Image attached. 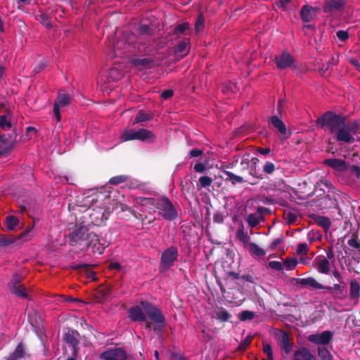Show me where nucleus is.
<instances>
[{"label":"nucleus","instance_id":"24","mask_svg":"<svg viewBox=\"0 0 360 360\" xmlns=\"http://www.w3.org/2000/svg\"><path fill=\"white\" fill-rule=\"evenodd\" d=\"M330 262L326 257H320L316 259L317 270L321 274H328L330 270Z\"/></svg>","mask_w":360,"mask_h":360},{"label":"nucleus","instance_id":"35","mask_svg":"<svg viewBox=\"0 0 360 360\" xmlns=\"http://www.w3.org/2000/svg\"><path fill=\"white\" fill-rule=\"evenodd\" d=\"M261 217L257 214H250L248 215L247 221L251 227H255L260 222Z\"/></svg>","mask_w":360,"mask_h":360},{"label":"nucleus","instance_id":"12","mask_svg":"<svg viewBox=\"0 0 360 360\" xmlns=\"http://www.w3.org/2000/svg\"><path fill=\"white\" fill-rule=\"evenodd\" d=\"M13 143V137L10 134L0 135V157L6 156L11 153Z\"/></svg>","mask_w":360,"mask_h":360},{"label":"nucleus","instance_id":"21","mask_svg":"<svg viewBox=\"0 0 360 360\" xmlns=\"http://www.w3.org/2000/svg\"><path fill=\"white\" fill-rule=\"evenodd\" d=\"M278 339L280 342L281 349L287 354L290 353L293 343L290 341L288 335L284 332H281L278 335Z\"/></svg>","mask_w":360,"mask_h":360},{"label":"nucleus","instance_id":"9","mask_svg":"<svg viewBox=\"0 0 360 360\" xmlns=\"http://www.w3.org/2000/svg\"><path fill=\"white\" fill-rule=\"evenodd\" d=\"M178 256V250L175 247H170L165 250L161 256L162 266L167 269L173 265L174 262Z\"/></svg>","mask_w":360,"mask_h":360},{"label":"nucleus","instance_id":"34","mask_svg":"<svg viewBox=\"0 0 360 360\" xmlns=\"http://www.w3.org/2000/svg\"><path fill=\"white\" fill-rule=\"evenodd\" d=\"M315 221L319 226H320L324 229H328L330 226V221L326 217L317 216L315 218Z\"/></svg>","mask_w":360,"mask_h":360},{"label":"nucleus","instance_id":"10","mask_svg":"<svg viewBox=\"0 0 360 360\" xmlns=\"http://www.w3.org/2000/svg\"><path fill=\"white\" fill-rule=\"evenodd\" d=\"M145 304H148V302H142L140 304L131 307L129 310V316L134 321H146V314L145 312Z\"/></svg>","mask_w":360,"mask_h":360},{"label":"nucleus","instance_id":"2","mask_svg":"<svg viewBox=\"0 0 360 360\" xmlns=\"http://www.w3.org/2000/svg\"><path fill=\"white\" fill-rule=\"evenodd\" d=\"M154 139L155 136L153 133L146 129L135 130L134 129L127 128L124 129L120 134V140L122 142L134 140L152 142Z\"/></svg>","mask_w":360,"mask_h":360},{"label":"nucleus","instance_id":"52","mask_svg":"<svg viewBox=\"0 0 360 360\" xmlns=\"http://www.w3.org/2000/svg\"><path fill=\"white\" fill-rule=\"evenodd\" d=\"M264 352L266 354L267 359H271L273 356L272 348L270 345H264L263 347Z\"/></svg>","mask_w":360,"mask_h":360},{"label":"nucleus","instance_id":"16","mask_svg":"<svg viewBox=\"0 0 360 360\" xmlns=\"http://www.w3.org/2000/svg\"><path fill=\"white\" fill-rule=\"evenodd\" d=\"M323 164L338 172H345L348 169L347 162L341 159L329 158L323 161Z\"/></svg>","mask_w":360,"mask_h":360},{"label":"nucleus","instance_id":"40","mask_svg":"<svg viewBox=\"0 0 360 360\" xmlns=\"http://www.w3.org/2000/svg\"><path fill=\"white\" fill-rule=\"evenodd\" d=\"M297 264V259L294 258H287L284 261L283 265L287 270H292L295 268Z\"/></svg>","mask_w":360,"mask_h":360},{"label":"nucleus","instance_id":"30","mask_svg":"<svg viewBox=\"0 0 360 360\" xmlns=\"http://www.w3.org/2000/svg\"><path fill=\"white\" fill-rule=\"evenodd\" d=\"M248 245L250 247V252L251 255L257 257H262L265 255L266 252L262 248L259 247L256 243H250Z\"/></svg>","mask_w":360,"mask_h":360},{"label":"nucleus","instance_id":"54","mask_svg":"<svg viewBox=\"0 0 360 360\" xmlns=\"http://www.w3.org/2000/svg\"><path fill=\"white\" fill-rule=\"evenodd\" d=\"M203 25H204V18H203L202 15H200L198 17L197 22H195V29L198 31H199L203 27Z\"/></svg>","mask_w":360,"mask_h":360},{"label":"nucleus","instance_id":"3","mask_svg":"<svg viewBox=\"0 0 360 360\" xmlns=\"http://www.w3.org/2000/svg\"><path fill=\"white\" fill-rule=\"evenodd\" d=\"M156 208L158 210L160 216L167 220H174L177 217V212L172 203L166 197L158 199Z\"/></svg>","mask_w":360,"mask_h":360},{"label":"nucleus","instance_id":"17","mask_svg":"<svg viewBox=\"0 0 360 360\" xmlns=\"http://www.w3.org/2000/svg\"><path fill=\"white\" fill-rule=\"evenodd\" d=\"M345 5L343 0H328L323 6L325 13L334 12L341 10Z\"/></svg>","mask_w":360,"mask_h":360},{"label":"nucleus","instance_id":"59","mask_svg":"<svg viewBox=\"0 0 360 360\" xmlns=\"http://www.w3.org/2000/svg\"><path fill=\"white\" fill-rule=\"evenodd\" d=\"M351 172L356 177H360V167L354 165L351 168Z\"/></svg>","mask_w":360,"mask_h":360},{"label":"nucleus","instance_id":"48","mask_svg":"<svg viewBox=\"0 0 360 360\" xmlns=\"http://www.w3.org/2000/svg\"><path fill=\"white\" fill-rule=\"evenodd\" d=\"M94 200L95 199L93 197L87 196L84 199L83 202L79 205V206L89 207Z\"/></svg>","mask_w":360,"mask_h":360},{"label":"nucleus","instance_id":"49","mask_svg":"<svg viewBox=\"0 0 360 360\" xmlns=\"http://www.w3.org/2000/svg\"><path fill=\"white\" fill-rule=\"evenodd\" d=\"M336 35L338 38L342 41H345L349 38V34L347 32L344 30H339L336 33Z\"/></svg>","mask_w":360,"mask_h":360},{"label":"nucleus","instance_id":"61","mask_svg":"<svg viewBox=\"0 0 360 360\" xmlns=\"http://www.w3.org/2000/svg\"><path fill=\"white\" fill-rule=\"evenodd\" d=\"M350 63L359 70L360 71V60L356 59H350Z\"/></svg>","mask_w":360,"mask_h":360},{"label":"nucleus","instance_id":"22","mask_svg":"<svg viewBox=\"0 0 360 360\" xmlns=\"http://www.w3.org/2000/svg\"><path fill=\"white\" fill-rule=\"evenodd\" d=\"M26 356V350L22 343H19L13 353H11L6 360H20Z\"/></svg>","mask_w":360,"mask_h":360},{"label":"nucleus","instance_id":"28","mask_svg":"<svg viewBox=\"0 0 360 360\" xmlns=\"http://www.w3.org/2000/svg\"><path fill=\"white\" fill-rule=\"evenodd\" d=\"M269 122L281 134H285L286 133L285 125L281 118L277 116H273L270 118Z\"/></svg>","mask_w":360,"mask_h":360},{"label":"nucleus","instance_id":"18","mask_svg":"<svg viewBox=\"0 0 360 360\" xmlns=\"http://www.w3.org/2000/svg\"><path fill=\"white\" fill-rule=\"evenodd\" d=\"M298 283H299V284H300L302 285H308L313 289H318V290L326 289L328 290H332L331 287L324 286V285H321L315 278H314L312 277L301 278Z\"/></svg>","mask_w":360,"mask_h":360},{"label":"nucleus","instance_id":"19","mask_svg":"<svg viewBox=\"0 0 360 360\" xmlns=\"http://www.w3.org/2000/svg\"><path fill=\"white\" fill-rule=\"evenodd\" d=\"M190 47L188 41H179L175 46L174 53L177 59L185 57L189 52Z\"/></svg>","mask_w":360,"mask_h":360},{"label":"nucleus","instance_id":"11","mask_svg":"<svg viewBox=\"0 0 360 360\" xmlns=\"http://www.w3.org/2000/svg\"><path fill=\"white\" fill-rule=\"evenodd\" d=\"M349 299L353 305H356L360 300V283L355 279L352 278L349 282Z\"/></svg>","mask_w":360,"mask_h":360},{"label":"nucleus","instance_id":"6","mask_svg":"<svg viewBox=\"0 0 360 360\" xmlns=\"http://www.w3.org/2000/svg\"><path fill=\"white\" fill-rule=\"evenodd\" d=\"M144 309L146 315L154 323L160 328L164 326L165 318L159 309L149 302L148 304H145Z\"/></svg>","mask_w":360,"mask_h":360},{"label":"nucleus","instance_id":"20","mask_svg":"<svg viewBox=\"0 0 360 360\" xmlns=\"http://www.w3.org/2000/svg\"><path fill=\"white\" fill-rule=\"evenodd\" d=\"M317 11H319V8L316 7L304 6L300 11L301 18L304 22H309L314 18Z\"/></svg>","mask_w":360,"mask_h":360},{"label":"nucleus","instance_id":"50","mask_svg":"<svg viewBox=\"0 0 360 360\" xmlns=\"http://www.w3.org/2000/svg\"><path fill=\"white\" fill-rule=\"evenodd\" d=\"M126 180V178L123 176H118L112 177L110 179V183L112 184H119L122 182H124Z\"/></svg>","mask_w":360,"mask_h":360},{"label":"nucleus","instance_id":"55","mask_svg":"<svg viewBox=\"0 0 360 360\" xmlns=\"http://www.w3.org/2000/svg\"><path fill=\"white\" fill-rule=\"evenodd\" d=\"M114 209V207H110V206H106L105 207L103 208V212L102 213V217L101 219H106L107 218V215L109 214Z\"/></svg>","mask_w":360,"mask_h":360},{"label":"nucleus","instance_id":"64","mask_svg":"<svg viewBox=\"0 0 360 360\" xmlns=\"http://www.w3.org/2000/svg\"><path fill=\"white\" fill-rule=\"evenodd\" d=\"M332 289H335V290L338 291L340 293H342L344 286L340 284H334L333 287H331Z\"/></svg>","mask_w":360,"mask_h":360},{"label":"nucleus","instance_id":"32","mask_svg":"<svg viewBox=\"0 0 360 360\" xmlns=\"http://www.w3.org/2000/svg\"><path fill=\"white\" fill-rule=\"evenodd\" d=\"M236 236L241 242L245 244L248 245L250 243V238L248 234L244 231L243 228L238 229L236 231Z\"/></svg>","mask_w":360,"mask_h":360},{"label":"nucleus","instance_id":"39","mask_svg":"<svg viewBox=\"0 0 360 360\" xmlns=\"http://www.w3.org/2000/svg\"><path fill=\"white\" fill-rule=\"evenodd\" d=\"M255 316V312L248 311V310H245V311H243L242 312L240 313L239 319L242 321H245L248 320H252V319H254Z\"/></svg>","mask_w":360,"mask_h":360},{"label":"nucleus","instance_id":"13","mask_svg":"<svg viewBox=\"0 0 360 360\" xmlns=\"http://www.w3.org/2000/svg\"><path fill=\"white\" fill-rule=\"evenodd\" d=\"M88 230L86 226H76L75 229L70 235V243L72 245L79 244L81 242L88 239Z\"/></svg>","mask_w":360,"mask_h":360},{"label":"nucleus","instance_id":"5","mask_svg":"<svg viewBox=\"0 0 360 360\" xmlns=\"http://www.w3.org/2000/svg\"><path fill=\"white\" fill-rule=\"evenodd\" d=\"M70 95L65 91L61 90L58 92L53 106V113L58 122L60 121V110L70 103Z\"/></svg>","mask_w":360,"mask_h":360},{"label":"nucleus","instance_id":"62","mask_svg":"<svg viewBox=\"0 0 360 360\" xmlns=\"http://www.w3.org/2000/svg\"><path fill=\"white\" fill-rule=\"evenodd\" d=\"M65 340H66L67 342L72 345L74 346V347H75L77 340L75 338H72L70 336L67 335L66 338H65Z\"/></svg>","mask_w":360,"mask_h":360},{"label":"nucleus","instance_id":"57","mask_svg":"<svg viewBox=\"0 0 360 360\" xmlns=\"http://www.w3.org/2000/svg\"><path fill=\"white\" fill-rule=\"evenodd\" d=\"M173 95V91L170 89L165 90L161 94V97L164 99H167Z\"/></svg>","mask_w":360,"mask_h":360},{"label":"nucleus","instance_id":"29","mask_svg":"<svg viewBox=\"0 0 360 360\" xmlns=\"http://www.w3.org/2000/svg\"><path fill=\"white\" fill-rule=\"evenodd\" d=\"M158 199L151 198H143L137 200V203L141 204L142 206L148 207L149 209L156 208V203Z\"/></svg>","mask_w":360,"mask_h":360},{"label":"nucleus","instance_id":"31","mask_svg":"<svg viewBox=\"0 0 360 360\" xmlns=\"http://www.w3.org/2000/svg\"><path fill=\"white\" fill-rule=\"evenodd\" d=\"M225 174L227 176V179L231 182L232 184L235 185L236 184H242L244 182V180L242 176H238L231 172L225 171Z\"/></svg>","mask_w":360,"mask_h":360},{"label":"nucleus","instance_id":"26","mask_svg":"<svg viewBox=\"0 0 360 360\" xmlns=\"http://www.w3.org/2000/svg\"><path fill=\"white\" fill-rule=\"evenodd\" d=\"M13 118L10 114L0 116V127L4 131H8L12 128Z\"/></svg>","mask_w":360,"mask_h":360},{"label":"nucleus","instance_id":"14","mask_svg":"<svg viewBox=\"0 0 360 360\" xmlns=\"http://www.w3.org/2000/svg\"><path fill=\"white\" fill-rule=\"evenodd\" d=\"M333 334L330 331L326 330L321 333L310 335L308 338L309 342L317 345H327L332 339Z\"/></svg>","mask_w":360,"mask_h":360},{"label":"nucleus","instance_id":"37","mask_svg":"<svg viewBox=\"0 0 360 360\" xmlns=\"http://www.w3.org/2000/svg\"><path fill=\"white\" fill-rule=\"evenodd\" d=\"M18 224V219L14 216H8L6 217V229L13 230Z\"/></svg>","mask_w":360,"mask_h":360},{"label":"nucleus","instance_id":"41","mask_svg":"<svg viewBox=\"0 0 360 360\" xmlns=\"http://www.w3.org/2000/svg\"><path fill=\"white\" fill-rule=\"evenodd\" d=\"M213 180L211 177L207 176H201L199 179L201 187L205 188L210 186Z\"/></svg>","mask_w":360,"mask_h":360},{"label":"nucleus","instance_id":"58","mask_svg":"<svg viewBox=\"0 0 360 360\" xmlns=\"http://www.w3.org/2000/svg\"><path fill=\"white\" fill-rule=\"evenodd\" d=\"M348 245L350 247L354 248H359L360 245L358 242V240L355 238H351L348 240Z\"/></svg>","mask_w":360,"mask_h":360},{"label":"nucleus","instance_id":"60","mask_svg":"<svg viewBox=\"0 0 360 360\" xmlns=\"http://www.w3.org/2000/svg\"><path fill=\"white\" fill-rule=\"evenodd\" d=\"M11 243V241L8 240L4 236L0 235V246H5Z\"/></svg>","mask_w":360,"mask_h":360},{"label":"nucleus","instance_id":"7","mask_svg":"<svg viewBox=\"0 0 360 360\" xmlns=\"http://www.w3.org/2000/svg\"><path fill=\"white\" fill-rule=\"evenodd\" d=\"M89 245L91 248L94 253L101 255L107 247L106 242L101 240L100 236L95 233L90 232L88 234Z\"/></svg>","mask_w":360,"mask_h":360},{"label":"nucleus","instance_id":"43","mask_svg":"<svg viewBox=\"0 0 360 360\" xmlns=\"http://www.w3.org/2000/svg\"><path fill=\"white\" fill-rule=\"evenodd\" d=\"M308 245L307 243H300L297 245V252L299 255H306L308 252Z\"/></svg>","mask_w":360,"mask_h":360},{"label":"nucleus","instance_id":"8","mask_svg":"<svg viewBox=\"0 0 360 360\" xmlns=\"http://www.w3.org/2000/svg\"><path fill=\"white\" fill-rule=\"evenodd\" d=\"M274 63L280 70L291 68L295 63L294 58L288 51H283L274 58Z\"/></svg>","mask_w":360,"mask_h":360},{"label":"nucleus","instance_id":"36","mask_svg":"<svg viewBox=\"0 0 360 360\" xmlns=\"http://www.w3.org/2000/svg\"><path fill=\"white\" fill-rule=\"evenodd\" d=\"M150 120V116L149 114L146 113L143 110L139 111L134 122V124L146 122Z\"/></svg>","mask_w":360,"mask_h":360},{"label":"nucleus","instance_id":"27","mask_svg":"<svg viewBox=\"0 0 360 360\" xmlns=\"http://www.w3.org/2000/svg\"><path fill=\"white\" fill-rule=\"evenodd\" d=\"M214 316L222 322L229 321L231 317L228 311L223 307L217 308L214 311Z\"/></svg>","mask_w":360,"mask_h":360},{"label":"nucleus","instance_id":"15","mask_svg":"<svg viewBox=\"0 0 360 360\" xmlns=\"http://www.w3.org/2000/svg\"><path fill=\"white\" fill-rule=\"evenodd\" d=\"M101 358L104 360H125L127 355L122 349L114 348L102 353Z\"/></svg>","mask_w":360,"mask_h":360},{"label":"nucleus","instance_id":"42","mask_svg":"<svg viewBox=\"0 0 360 360\" xmlns=\"http://www.w3.org/2000/svg\"><path fill=\"white\" fill-rule=\"evenodd\" d=\"M269 266L276 271H282L283 269V265L281 262L271 261L269 262Z\"/></svg>","mask_w":360,"mask_h":360},{"label":"nucleus","instance_id":"53","mask_svg":"<svg viewBox=\"0 0 360 360\" xmlns=\"http://www.w3.org/2000/svg\"><path fill=\"white\" fill-rule=\"evenodd\" d=\"M283 242V237L277 238L274 239L270 245V249L274 250L278 245Z\"/></svg>","mask_w":360,"mask_h":360},{"label":"nucleus","instance_id":"63","mask_svg":"<svg viewBox=\"0 0 360 360\" xmlns=\"http://www.w3.org/2000/svg\"><path fill=\"white\" fill-rule=\"evenodd\" d=\"M257 150L259 153H261L262 155H268L271 151L269 148H259Z\"/></svg>","mask_w":360,"mask_h":360},{"label":"nucleus","instance_id":"56","mask_svg":"<svg viewBox=\"0 0 360 360\" xmlns=\"http://www.w3.org/2000/svg\"><path fill=\"white\" fill-rule=\"evenodd\" d=\"M202 154V151L198 149H192L189 152V156L191 158L198 157Z\"/></svg>","mask_w":360,"mask_h":360},{"label":"nucleus","instance_id":"51","mask_svg":"<svg viewBox=\"0 0 360 360\" xmlns=\"http://www.w3.org/2000/svg\"><path fill=\"white\" fill-rule=\"evenodd\" d=\"M194 169L196 172L202 173L206 170V165L202 162L197 163L194 166Z\"/></svg>","mask_w":360,"mask_h":360},{"label":"nucleus","instance_id":"33","mask_svg":"<svg viewBox=\"0 0 360 360\" xmlns=\"http://www.w3.org/2000/svg\"><path fill=\"white\" fill-rule=\"evenodd\" d=\"M11 290L13 294H15L19 297L24 298L27 297V290L22 285H15L12 287Z\"/></svg>","mask_w":360,"mask_h":360},{"label":"nucleus","instance_id":"47","mask_svg":"<svg viewBox=\"0 0 360 360\" xmlns=\"http://www.w3.org/2000/svg\"><path fill=\"white\" fill-rule=\"evenodd\" d=\"M189 24L188 22H184L182 24L179 25L174 30L176 34L183 33L185 30H186L188 27Z\"/></svg>","mask_w":360,"mask_h":360},{"label":"nucleus","instance_id":"45","mask_svg":"<svg viewBox=\"0 0 360 360\" xmlns=\"http://www.w3.org/2000/svg\"><path fill=\"white\" fill-rule=\"evenodd\" d=\"M264 172L266 174H272L275 170V165L270 162H267L263 167Z\"/></svg>","mask_w":360,"mask_h":360},{"label":"nucleus","instance_id":"1","mask_svg":"<svg viewBox=\"0 0 360 360\" xmlns=\"http://www.w3.org/2000/svg\"><path fill=\"white\" fill-rule=\"evenodd\" d=\"M319 124L333 134L340 143H353L360 134V124L356 121L346 122L345 119L332 112H327L317 120Z\"/></svg>","mask_w":360,"mask_h":360},{"label":"nucleus","instance_id":"46","mask_svg":"<svg viewBox=\"0 0 360 360\" xmlns=\"http://www.w3.org/2000/svg\"><path fill=\"white\" fill-rule=\"evenodd\" d=\"M39 21L41 24L44 25L47 27H51V20L49 17L45 14H41L39 17Z\"/></svg>","mask_w":360,"mask_h":360},{"label":"nucleus","instance_id":"38","mask_svg":"<svg viewBox=\"0 0 360 360\" xmlns=\"http://www.w3.org/2000/svg\"><path fill=\"white\" fill-rule=\"evenodd\" d=\"M318 355L321 359V360H332V356L330 352L325 347L319 348Z\"/></svg>","mask_w":360,"mask_h":360},{"label":"nucleus","instance_id":"4","mask_svg":"<svg viewBox=\"0 0 360 360\" xmlns=\"http://www.w3.org/2000/svg\"><path fill=\"white\" fill-rule=\"evenodd\" d=\"M259 160L257 158L250 157L248 154L243 155L240 165L244 169H247L250 176L261 178L262 174L257 168Z\"/></svg>","mask_w":360,"mask_h":360},{"label":"nucleus","instance_id":"23","mask_svg":"<svg viewBox=\"0 0 360 360\" xmlns=\"http://www.w3.org/2000/svg\"><path fill=\"white\" fill-rule=\"evenodd\" d=\"M294 360H316V359L307 348L302 347L295 352Z\"/></svg>","mask_w":360,"mask_h":360},{"label":"nucleus","instance_id":"25","mask_svg":"<svg viewBox=\"0 0 360 360\" xmlns=\"http://www.w3.org/2000/svg\"><path fill=\"white\" fill-rule=\"evenodd\" d=\"M152 60L148 58H133L131 60V64L139 69L150 68L152 64Z\"/></svg>","mask_w":360,"mask_h":360},{"label":"nucleus","instance_id":"44","mask_svg":"<svg viewBox=\"0 0 360 360\" xmlns=\"http://www.w3.org/2000/svg\"><path fill=\"white\" fill-rule=\"evenodd\" d=\"M285 219L288 221V223H294L297 220V214L292 212H285Z\"/></svg>","mask_w":360,"mask_h":360}]
</instances>
